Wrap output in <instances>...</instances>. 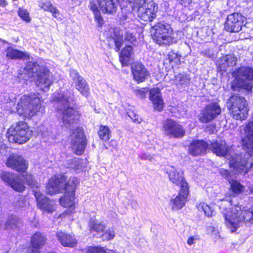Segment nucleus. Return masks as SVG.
<instances>
[{"label": "nucleus", "instance_id": "54", "mask_svg": "<svg viewBox=\"0 0 253 253\" xmlns=\"http://www.w3.org/2000/svg\"><path fill=\"white\" fill-rule=\"evenodd\" d=\"M203 55L206 56L208 58H211L213 55V52L211 49H208L202 52Z\"/></svg>", "mask_w": 253, "mask_h": 253}, {"label": "nucleus", "instance_id": "61", "mask_svg": "<svg viewBox=\"0 0 253 253\" xmlns=\"http://www.w3.org/2000/svg\"><path fill=\"white\" fill-rule=\"evenodd\" d=\"M20 199H21L22 201H23V199H22V198H20Z\"/></svg>", "mask_w": 253, "mask_h": 253}, {"label": "nucleus", "instance_id": "4", "mask_svg": "<svg viewBox=\"0 0 253 253\" xmlns=\"http://www.w3.org/2000/svg\"><path fill=\"white\" fill-rule=\"evenodd\" d=\"M19 79L27 81L32 77H36L37 85L40 88L46 91L53 82L52 75L44 66H40L36 62H28L24 69V73L18 75Z\"/></svg>", "mask_w": 253, "mask_h": 253}, {"label": "nucleus", "instance_id": "34", "mask_svg": "<svg viewBox=\"0 0 253 253\" xmlns=\"http://www.w3.org/2000/svg\"><path fill=\"white\" fill-rule=\"evenodd\" d=\"M38 5L44 11L52 13V16L54 17H57L59 15L58 10L49 0H42L39 1Z\"/></svg>", "mask_w": 253, "mask_h": 253}, {"label": "nucleus", "instance_id": "55", "mask_svg": "<svg viewBox=\"0 0 253 253\" xmlns=\"http://www.w3.org/2000/svg\"><path fill=\"white\" fill-rule=\"evenodd\" d=\"M140 158L143 160H148L150 161H152L153 159V157L151 155L145 153L142 154L140 156Z\"/></svg>", "mask_w": 253, "mask_h": 253}, {"label": "nucleus", "instance_id": "19", "mask_svg": "<svg viewBox=\"0 0 253 253\" xmlns=\"http://www.w3.org/2000/svg\"><path fill=\"white\" fill-rule=\"evenodd\" d=\"M169 180L177 185H180L182 190L183 188L189 187L187 182L183 177V172L173 167H169L167 169Z\"/></svg>", "mask_w": 253, "mask_h": 253}, {"label": "nucleus", "instance_id": "11", "mask_svg": "<svg viewBox=\"0 0 253 253\" xmlns=\"http://www.w3.org/2000/svg\"><path fill=\"white\" fill-rule=\"evenodd\" d=\"M162 130L164 134L169 138H181L185 135L183 126L171 119H168L164 123Z\"/></svg>", "mask_w": 253, "mask_h": 253}, {"label": "nucleus", "instance_id": "37", "mask_svg": "<svg viewBox=\"0 0 253 253\" xmlns=\"http://www.w3.org/2000/svg\"><path fill=\"white\" fill-rule=\"evenodd\" d=\"M190 78L187 74H180L176 77L175 82L177 85L185 87L189 85Z\"/></svg>", "mask_w": 253, "mask_h": 253}, {"label": "nucleus", "instance_id": "51", "mask_svg": "<svg viewBox=\"0 0 253 253\" xmlns=\"http://www.w3.org/2000/svg\"><path fill=\"white\" fill-rule=\"evenodd\" d=\"M199 239V237L198 235L190 236L187 240V243L189 245L191 246L195 244L196 241Z\"/></svg>", "mask_w": 253, "mask_h": 253}, {"label": "nucleus", "instance_id": "23", "mask_svg": "<svg viewBox=\"0 0 253 253\" xmlns=\"http://www.w3.org/2000/svg\"><path fill=\"white\" fill-rule=\"evenodd\" d=\"M209 145L203 140H195L192 142L188 148L189 153L194 156L206 153Z\"/></svg>", "mask_w": 253, "mask_h": 253}, {"label": "nucleus", "instance_id": "32", "mask_svg": "<svg viewBox=\"0 0 253 253\" xmlns=\"http://www.w3.org/2000/svg\"><path fill=\"white\" fill-rule=\"evenodd\" d=\"M236 61L237 58L234 55L232 54L226 55L220 60L218 68L221 71H226L228 67L235 66Z\"/></svg>", "mask_w": 253, "mask_h": 253}, {"label": "nucleus", "instance_id": "50", "mask_svg": "<svg viewBox=\"0 0 253 253\" xmlns=\"http://www.w3.org/2000/svg\"><path fill=\"white\" fill-rule=\"evenodd\" d=\"M125 40L132 42L136 40L135 36L133 35V33L129 31L125 32Z\"/></svg>", "mask_w": 253, "mask_h": 253}, {"label": "nucleus", "instance_id": "43", "mask_svg": "<svg viewBox=\"0 0 253 253\" xmlns=\"http://www.w3.org/2000/svg\"><path fill=\"white\" fill-rule=\"evenodd\" d=\"M181 56L177 53L171 51L168 54V59L170 63L174 62L175 64H180V58Z\"/></svg>", "mask_w": 253, "mask_h": 253}, {"label": "nucleus", "instance_id": "20", "mask_svg": "<svg viewBox=\"0 0 253 253\" xmlns=\"http://www.w3.org/2000/svg\"><path fill=\"white\" fill-rule=\"evenodd\" d=\"M39 209L44 212L51 213L54 211V202L44 196L38 190H33Z\"/></svg>", "mask_w": 253, "mask_h": 253}, {"label": "nucleus", "instance_id": "39", "mask_svg": "<svg viewBox=\"0 0 253 253\" xmlns=\"http://www.w3.org/2000/svg\"><path fill=\"white\" fill-rule=\"evenodd\" d=\"M199 211H203L208 217H211L214 214V211L211 207L205 203H200L196 205Z\"/></svg>", "mask_w": 253, "mask_h": 253}, {"label": "nucleus", "instance_id": "59", "mask_svg": "<svg viewBox=\"0 0 253 253\" xmlns=\"http://www.w3.org/2000/svg\"><path fill=\"white\" fill-rule=\"evenodd\" d=\"M121 18L123 20H126L127 19V15H122Z\"/></svg>", "mask_w": 253, "mask_h": 253}, {"label": "nucleus", "instance_id": "9", "mask_svg": "<svg viewBox=\"0 0 253 253\" xmlns=\"http://www.w3.org/2000/svg\"><path fill=\"white\" fill-rule=\"evenodd\" d=\"M32 134L26 123L21 121L15 126H11L7 130L9 142L22 144L26 142Z\"/></svg>", "mask_w": 253, "mask_h": 253}, {"label": "nucleus", "instance_id": "29", "mask_svg": "<svg viewBox=\"0 0 253 253\" xmlns=\"http://www.w3.org/2000/svg\"><path fill=\"white\" fill-rule=\"evenodd\" d=\"M123 31L119 28H115L114 29V34L109 40V45H111V43H114L115 50L116 52H118L123 44Z\"/></svg>", "mask_w": 253, "mask_h": 253}, {"label": "nucleus", "instance_id": "38", "mask_svg": "<svg viewBox=\"0 0 253 253\" xmlns=\"http://www.w3.org/2000/svg\"><path fill=\"white\" fill-rule=\"evenodd\" d=\"M98 133L100 138L104 141L109 140L110 138L111 131L107 126H100Z\"/></svg>", "mask_w": 253, "mask_h": 253}, {"label": "nucleus", "instance_id": "3", "mask_svg": "<svg viewBox=\"0 0 253 253\" xmlns=\"http://www.w3.org/2000/svg\"><path fill=\"white\" fill-rule=\"evenodd\" d=\"M73 94L68 90H60L52 97V102L61 118L63 126L70 130L74 128L79 118L78 113L71 107Z\"/></svg>", "mask_w": 253, "mask_h": 253}, {"label": "nucleus", "instance_id": "35", "mask_svg": "<svg viewBox=\"0 0 253 253\" xmlns=\"http://www.w3.org/2000/svg\"><path fill=\"white\" fill-rule=\"evenodd\" d=\"M88 225L91 231H94L96 232H102L105 228V225L103 224L102 222L95 219H90Z\"/></svg>", "mask_w": 253, "mask_h": 253}, {"label": "nucleus", "instance_id": "46", "mask_svg": "<svg viewBox=\"0 0 253 253\" xmlns=\"http://www.w3.org/2000/svg\"><path fill=\"white\" fill-rule=\"evenodd\" d=\"M127 114L128 117L134 123L139 124L142 121L141 117L134 111L129 110L127 112Z\"/></svg>", "mask_w": 253, "mask_h": 253}, {"label": "nucleus", "instance_id": "27", "mask_svg": "<svg viewBox=\"0 0 253 253\" xmlns=\"http://www.w3.org/2000/svg\"><path fill=\"white\" fill-rule=\"evenodd\" d=\"M56 237L61 244L64 247H74L77 241L74 236L60 231L56 233Z\"/></svg>", "mask_w": 253, "mask_h": 253}, {"label": "nucleus", "instance_id": "47", "mask_svg": "<svg viewBox=\"0 0 253 253\" xmlns=\"http://www.w3.org/2000/svg\"><path fill=\"white\" fill-rule=\"evenodd\" d=\"M86 253H106V250L100 247H89L86 249Z\"/></svg>", "mask_w": 253, "mask_h": 253}, {"label": "nucleus", "instance_id": "26", "mask_svg": "<svg viewBox=\"0 0 253 253\" xmlns=\"http://www.w3.org/2000/svg\"><path fill=\"white\" fill-rule=\"evenodd\" d=\"M211 149L213 153L218 156L228 158L230 155V148L224 141L212 143Z\"/></svg>", "mask_w": 253, "mask_h": 253}, {"label": "nucleus", "instance_id": "36", "mask_svg": "<svg viewBox=\"0 0 253 253\" xmlns=\"http://www.w3.org/2000/svg\"><path fill=\"white\" fill-rule=\"evenodd\" d=\"M98 4L97 1H91L89 2V7L94 15L95 20L99 24L101 25L103 22V18L101 16V14L98 7Z\"/></svg>", "mask_w": 253, "mask_h": 253}, {"label": "nucleus", "instance_id": "28", "mask_svg": "<svg viewBox=\"0 0 253 253\" xmlns=\"http://www.w3.org/2000/svg\"><path fill=\"white\" fill-rule=\"evenodd\" d=\"M102 12L114 14L117 10V4L115 0H97Z\"/></svg>", "mask_w": 253, "mask_h": 253}, {"label": "nucleus", "instance_id": "5", "mask_svg": "<svg viewBox=\"0 0 253 253\" xmlns=\"http://www.w3.org/2000/svg\"><path fill=\"white\" fill-rule=\"evenodd\" d=\"M16 108L20 116L30 119L38 113L42 114L44 112L43 100L39 94L24 95L18 102Z\"/></svg>", "mask_w": 253, "mask_h": 253}, {"label": "nucleus", "instance_id": "48", "mask_svg": "<svg viewBox=\"0 0 253 253\" xmlns=\"http://www.w3.org/2000/svg\"><path fill=\"white\" fill-rule=\"evenodd\" d=\"M18 15L21 18H22L24 20L26 21V22H29L31 20L29 16V13L26 9L19 8L18 10Z\"/></svg>", "mask_w": 253, "mask_h": 253}, {"label": "nucleus", "instance_id": "45", "mask_svg": "<svg viewBox=\"0 0 253 253\" xmlns=\"http://www.w3.org/2000/svg\"><path fill=\"white\" fill-rule=\"evenodd\" d=\"M220 201V204L218 203V206L220 209H223L226 210L228 207L233 205L232 200L230 199H219L218 202Z\"/></svg>", "mask_w": 253, "mask_h": 253}, {"label": "nucleus", "instance_id": "40", "mask_svg": "<svg viewBox=\"0 0 253 253\" xmlns=\"http://www.w3.org/2000/svg\"><path fill=\"white\" fill-rule=\"evenodd\" d=\"M66 161V165L68 168L73 169L76 171L80 169L81 168L82 166L78 158H70Z\"/></svg>", "mask_w": 253, "mask_h": 253}, {"label": "nucleus", "instance_id": "49", "mask_svg": "<svg viewBox=\"0 0 253 253\" xmlns=\"http://www.w3.org/2000/svg\"><path fill=\"white\" fill-rule=\"evenodd\" d=\"M115 236L114 232L111 229L107 230L102 235L103 240H109L114 238Z\"/></svg>", "mask_w": 253, "mask_h": 253}, {"label": "nucleus", "instance_id": "31", "mask_svg": "<svg viewBox=\"0 0 253 253\" xmlns=\"http://www.w3.org/2000/svg\"><path fill=\"white\" fill-rule=\"evenodd\" d=\"M132 48L131 46H126L123 48L120 53L119 60L122 66H127L132 59Z\"/></svg>", "mask_w": 253, "mask_h": 253}, {"label": "nucleus", "instance_id": "41", "mask_svg": "<svg viewBox=\"0 0 253 253\" xmlns=\"http://www.w3.org/2000/svg\"><path fill=\"white\" fill-rule=\"evenodd\" d=\"M230 183L232 191L234 194H239L244 191L245 187L240 182L234 180Z\"/></svg>", "mask_w": 253, "mask_h": 253}, {"label": "nucleus", "instance_id": "1", "mask_svg": "<svg viewBox=\"0 0 253 253\" xmlns=\"http://www.w3.org/2000/svg\"><path fill=\"white\" fill-rule=\"evenodd\" d=\"M244 131L245 136L242 139L243 145L248 152L230 156L229 166L233 168L234 173L245 174L253 165V117L252 120L246 125Z\"/></svg>", "mask_w": 253, "mask_h": 253}, {"label": "nucleus", "instance_id": "17", "mask_svg": "<svg viewBox=\"0 0 253 253\" xmlns=\"http://www.w3.org/2000/svg\"><path fill=\"white\" fill-rule=\"evenodd\" d=\"M0 178L16 191L21 192L25 190L22 179L18 175L3 172L0 175Z\"/></svg>", "mask_w": 253, "mask_h": 253}, {"label": "nucleus", "instance_id": "14", "mask_svg": "<svg viewBox=\"0 0 253 253\" xmlns=\"http://www.w3.org/2000/svg\"><path fill=\"white\" fill-rule=\"evenodd\" d=\"M71 137L73 150L77 155H82L86 145V138L82 129L78 127L73 130Z\"/></svg>", "mask_w": 253, "mask_h": 253}, {"label": "nucleus", "instance_id": "8", "mask_svg": "<svg viewBox=\"0 0 253 253\" xmlns=\"http://www.w3.org/2000/svg\"><path fill=\"white\" fill-rule=\"evenodd\" d=\"M227 106L233 118L237 120H244L248 115L249 109L247 101L239 94L231 96L227 101Z\"/></svg>", "mask_w": 253, "mask_h": 253}, {"label": "nucleus", "instance_id": "30", "mask_svg": "<svg viewBox=\"0 0 253 253\" xmlns=\"http://www.w3.org/2000/svg\"><path fill=\"white\" fill-rule=\"evenodd\" d=\"M6 56L11 59H26L29 58L27 52L15 49L11 46L8 47L5 50Z\"/></svg>", "mask_w": 253, "mask_h": 253}, {"label": "nucleus", "instance_id": "15", "mask_svg": "<svg viewBox=\"0 0 253 253\" xmlns=\"http://www.w3.org/2000/svg\"><path fill=\"white\" fill-rule=\"evenodd\" d=\"M72 84L83 96L87 97L89 94V87L85 79L75 70L70 72Z\"/></svg>", "mask_w": 253, "mask_h": 253}, {"label": "nucleus", "instance_id": "25", "mask_svg": "<svg viewBox=\"0 0 253 253\" xmlns=\"http://www.w3.org/2000/svg\"><path fill=\"white\" fill-rule=\"evenodd\" d=\"M149 98L153 104L154 109L161 111L164 107V102L159 88L155 87L149 91Z\"/></svg>", "mask_w": 253, "mask_h": 253}, {"label": "nucleus", "instance_id": "13", "mask_svg": "<svg viewBox=\"0 0 253 253\" xmlns=\"http://www.w3.org/2000/svg\"><path fill=\"white\" fill-rule=\"evenodd\" d=\"M220 106L216 102H212L207 105L201 112L199 120L202 123H210L221 113Z\"/></svg>", "mask_w": 253, "mask_h": 253}, {"label": "nucleus", "instance_id": "33", "mask_svg": "<svg viewBox=\"0 0 253 253\" xmlns=\"http://www.w3.org/2000/svg\"><path fill=\"white\" fill-rule=\"evenodd\" d=\"M22 225V221L18 216L11 215L8 216L7 222L5 224V228L12 230L19 229Z\"/></svg>", "mask_w": 253, "mask_h": 253}, {"label": "nucleus", "instance_id": "57", "mask_svg": "<svg viewBox=\"0 0 253 253\" xmlns=\"http://www.w3.org/2000/svg\"><path fill=\"white\" fill-rule=\"evenodd\" d=\"M7 4L5 0H0V6L4 7Z\"/></svg>", "mask_w": 253, "mask_h": 253}, {"label": "nucleus", "instance_id": "58", "mask_svg": "<svg viewBox=\"0 0 253 253\" xmlns=\"http://www.w3.org/2000/svg\"><path fill=\"white\" fill-rule=\"evenodd\" d=\"M131 206L133 209H136L137 207V203L135 201L131 202Z\"/></svg>", "mask_w": 253, "mask_h": 253}, {"label": "nucleus", "instance_id": "2", "mask_svg": "<svg viewBox=\"0 0 253 253\" xmlns=\"http://www.w3.org/2000/svg\"><path fill=\"white\" fill-rule=\"evenodd\" d=\"M65 174H57L51 177L48 181L46 189L51 195L65 191L64 196L60 199V204L64 207L71 208L74 205L75 191L79 183L78 179L70 177L67 180Z\"/></svg>", "mask_w": 253, "mask_h": 253}, {"label": "nucleus", "instance_id": "52", "mask_svg": "<svg viewBox=\"0 0 253 253\" xmlns=\"http://www.w3.org/2000/svg\"><path fill=\"white\" fill-rule=\"evenodd\" d=\"M130 3H133L134 6L139 8V6L142 5L145 3L146 0H128Z\"/></svg>", "mask_w": 253, "mask_h": 253}, {"label": "nucleus", "instance_id": "6", "mask_svg": "<svg viewBox=\"0 0 253 253\" xmlns=\"http://www.w3.org/2000/svg\"><path fill=\"white\" fill-rule=\"evenodd\" d=\"M225 221L231 232H234L242 222L253 223V209L241 205L235 206L230 213L225 214Z\"/></svg>", "mask_w": 253, "mask_h": 253}, {"label": "nucleus", "instance_id": "53", "mask_svg": "<svg viewBox=\"0 0 253 253\" xmlns=\"http://www.w3.org/2000/svg\"><path fill=\"white\" fill-rule=\"evenodd\" d=\"M219 173L224 177L229 178L231 176V173L227 169H219Z\"/></svg>", "mask_w": 253, "mask_h": 253}, {"label": "nucleus", "instance_id": "12", "mask_svg": "<svg viewBox=\"0 0 253 253\" xmlns=\"http://www.w3.org/2000/svg\"><path fill=\"white\" fill-rule=\"evenodd\" d=\"M158 6L153 0H146L137 9L138 16L144 21H152L156 17Z\"/></svg>", "mask_w": 253, "mask_h": 253}, {"label": "nucleus", "instance_id": "60", "mask_svg": "<svg viewBox=\"0 0 253 253\" xmlns=\"http://www.w3.org/2000/svg\"><path fill=\"white\" fill-rule=\"evenodd\" d=\"M251 193H253V185L249 187Z\"/></svg>", "mask_w": 253, "mask_h": 253}, {"label": "nucleus", "instance_id": "24", "mask_svg": "<svg viewBox=\"0 0 253 253\" xmlns=\"http://www.w3.org/2000/svg\"><path fill=\"white\" fill-rule=\"evenodd\" d=\"M189 195V187L180 188L179 194L173 199L171 200L172 209L174 210L181 209L185 204Z\"/></svg>", "mask_w": 253, "mask_h": 253}, {"label": "nucleus", "instance_id": "16", "mask_svg": "<svg viewBox=\"0 0 253 253\" xmlns=\"http://www.w3.org/2000/svg\"><path fill=\"white\" fill-rule=\"evenodd\" d=\"M245 18L241 14L233 13L228 15L225 29L229 32H238L242 30Z\"/></svg>", "mask_w": 253, "mask_h": 253}, {"label": "nucleus", "instance_id": "21", "mask_svg": "<svg viewBox=\"0 0 253 253\" xmlns=\"http://www.w3.org/2000/svg\"><path fill=\"white\" fill-rule=\"evenodd\" d=\"M46 241L45 236L40 232L35 233L31 238V246L25 249L27 253H40V250Z\"/></svg>", "mask_w": 253, "mask_h": 253}, {"label": "nucleus", "instance_id": "18", "mask_svg": "<svg viewBox=\"0 0 253 253\" xmlns=\"http://www.w3.org/2000/svg\"><path fill=\"white\" fill-rule=\"evenodd\" d=\"M6 166L19 172H24L28 168V163L24 158L19 155L12 154L8 158Z\"/></svg>", "mask_w": 253, "mask_h": 253}, {"label": "nucleus", "instance_id": "22", "mask_svg": "<svg viewBox=\"0 0 253 253\" xmlns=\"http://www.w3.org/2000/svg\"><path fill=\"white\" fill-rule=\"evenodd\" d=\"M131 72L133 79L138 83L145 81L149 73L147 69L140 62H134L131 65Z\"/></svg>", "mask_w": 253, "mask_h": 253}, {"label": "nucleus", "instance_id": "10", "mask_svg": "<svg viewBox=\"0 0 253 253\" xmlns=\"http://www.w3.org/2000/svg\"><path fill=\"white\" fill-rule=\"evenodd\" d=\"M236 78L241 80L240 86L247 90L251 91L253 84V67L242 66L233 72Z\"/></svg>", "mask_w": 253, "mask_h": 253}, {"label": "nucleus", "instance_id": "7", "mask_svg": "<svg viewBox=\"0 0 253 253\" xmlns=\"http://www.w3.org/2000/svg\"><path fill=\"white\" fill-rule=\"evenodd\" d=\"M150 33L153 40L157 44L166 46L173 42L170 25L164 21L158 22L152 25Z\"/></svg>", "mask_w": 253, "mask_h": 253}, {"label": "nucleus", "instance_id": "56", "mask_svg": "<svg viewBox=\"0 0 253 253\" xmlns=\"http://www.w3.org/2000/svg\"><path fill=\"white\" fill-rule=\"evenodd\" d=\"M181 4L184 5L185 6L187 4H189L191 3L192 0H176Z\"/></svg>", "mask_w": 253, "mask_h": 253}, {"label": "nucleus", "instance_id": "42", "mask_svg": "<svg viewBox=\"0 0 253 253\" xmlns=\"http://www.w3.org/2000/svg\"><path fill=\"white\" fill-rule=\"evenodd\" d=\"M27 183L31 187V188L34 189L39 188V184L38 182L33 178L32 175L29 173H26L25 175H22Z\"/></svg>", "mask_w": 253, "mask_h": 253}, {"label": "nucleus", "instance_id": "44", "mask_svg": "<svg viewBox=\"0 0 253 253\" xmlns=\"http://www.w3.org/2000/svg\"><path fill=\"white\" fill-rule=\"evenodd\" d=\"M148 91L149 90L147 88H140L134 89L133 90V92L138 97L143 99L146 97Z\"/></svg>", "mask_w": 253, "mask_h": 253}]
</instances>
